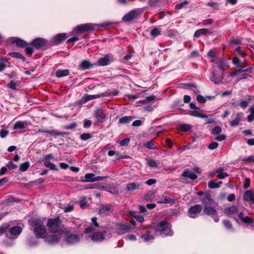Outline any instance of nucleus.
Returning <instances> with one entry per match:
<instances>
[{"label": "nucleus", "mask_w": 254, "mask_h": 254, "mask_svg": "<svg viewBox=\"0 0 254 254\" xmlns=\"http://www.w3.org/2000/svg\"><path fill=\"white\" fill-rule=\"evenodd\" d=\"M188 3L187 1H184L180 3L177 4L175 6V8L176 9L179 10L183 8L185 6H186Z\"/></svg>", "instance_id": "8fccbe9b"}, {"label": "nucleus", "mask_w": 254, "mask_h": 254, "mask_svg": "<svg viewBox=\"0 0 254 254\" xmlns=\"http://www.w3.org/2000/svg\"><path fill=\"white\" fill-rule=\"evenodd\" d=\"M31 44L36 49L46 46L48 45V41L41 38H37L33 40Z\"/></svg>", "instance_id": "ddd939ff"}, {"label": "nucleus", "mask_w": 254, "mask_h": 254, "mask_svg": "<svg viewBox=\"0 0 254 254\" xmlns=\"http://www.w3.org/2000/svg\"><path fill=\"white\" fill-rule=\"evenodd\" d=\"M222 131L221 127L219 126L215 127L212 130V133L214 135L218 134Z\"/></svg>", "instance_id": "5fc2aeb1"}, {"label": "nucleus", "mask_w": 254, "mask_h": 254, "mask_svg": "<svg viewBox=\"0 0 254 254\" xmlns=\"http://www.w3.org/2000/svg\"><path fill=\"white\" fill-rule=\"evenodd\" d=\"M218 146V143L216 142H213L210 143L208 146L209 149L213 150L216 148Z\"/></svg>", "instance_id": "bf43d9fd"}, {"label": "nucleus", "mask_w": 254, "mask_h": 254, "mask_svg": "<svg viewBox=\"0 0 254 254\" xmlns=\"http://www.w3.org/2000/svg\"><path fill=\"white\" fill-rule=\"evenodd\" d=\"M225 214L233 217L235 220L239 222H241L245 224H250L253 223V220L244 213V211H239L235 206L226 208L224 210Z\"/></svg>", "instance_id": "f257e3e1"}, {"label": "nucleus", "mask_w": 254, "mask_h": 254, "mask_svg": "<svg viewBox=\"0 0 254 254\" xmlns=\"http://www.w3.org/2000/svg\"><path fill=\"white\" fill-rule=\"evenodd\" d=\"M105 233L106 232L104 233L99 232L94 233L90 236V238L93 241L101 242L105 239L104 236Z\"/></svg>", "instance_id": "412c9836"}, {"label": "nucleus", "mask_w": 254, "mask_h": 254, "mask_svg": "<svg viewBox=\"0 0 254 254\" xmlns=\"http://www.w3.org/2000/svg\"><path fill=\"white\" fill-rule=\"evenodd\" d=\"M27 124L26 122H23L22 121H18L17 122L14 127L13 129H16L17 128L23 129L26 126Z\"/></svg>", "instance_id": "c9c22d12"}, {"label": "nucleus", "mask_w": 254, "mask_h": 254, "mask_svg": "<svg viewBox=\"0 0 254 254\" xmlns=\"http://www.w3.org/2000/svg\"><path fill=\"white\" fill-rule=\"evenodd\" d=\"M209 78L213 83L215 84H219L222 81L223 76L222 74L221 76H217L216 75L215 71H212Z\"/></svg>", "instance_id": "b1692460"}, {"label": "nucleus", "mask_w": 254, "mask_h": 254, "mask_svg": "<svg viewBox=\"0 0 254 254\" xmlns=\"http://www.w3.org/2000/svg\"><path fill=\"white\" fill-rule=\"evenodd\" d=\"M19 85V82H14V81L12 80L10 81L9 84H8V86L9 88L12 89V90H17V86Z\"/></svg>", "instance_id": "37998d69"}, {"label": "nucleus", "mask_w": 254, "mask_h": 254, "mask_svg": "<svg viewBox=\"0 0 254 254\" xmlns=\"http://www.w3.org/2000/svg\"><path fill=\"white\" fill-rule=\"evenodd\" d=\"M250 183H251L250 179L249 178H246L244 182L243 188L245 189H248V188H249V187L250 186Z\"/></svg>", "instance_id": "e2e57ef3"}, {"label": "nucleus", "mask_w": 254, "mask_h": 254, "mask_svg": "<svg viewBox=\"0 0 254 254\" xmlns=\"http://www.w3.org/2000/svg\"><path fill=\"white\" fill-rule=\"evenodd\" d=\"M175 201L176 200L175 199L170 198L165 195H162L161 197H159L157 200V202L159 203L174 204L175 203Z\"/></svg>", "instance_id": "4be33fe9"}, {"label": "nucleus", "mask_w": 254, "mask_h": 254, "mask_svg": "<svg viewBox=\"0 0 254 254\" xmlns=\"http://www.w3.org/2000/svg\"><path fill=\"white\" fill-rule=\"evenodd\" d=\"M147 165L152 168H156L158 167V163L154 159H150L147 160Z\"/></svg>", "instance_id": "ea45409f"}, {"label": "nucleus", "mask_w": 254, "mask_h": 254, "mask_svg": "<svg viewBox=\"0 0 254 254\" xmlns=\"http://www.w3.org/2000/svg\"><path fill=\"white\" fill-rule=\"evenodd\" d=\"M82 237L81 234H68L65 236L64 241L69 245H75L79 242Z\"/></svg>", "instance_id": "39448f33"}, {"label": "nucleus", "mask_w": 254, "mask_h": 254, "mask_svg": "<svg viewBox=\"0 0 254 254\" xmlns=\"http://www.w3.org/2000/svg\"><path fill=\"white\" fill-rule=\"evenodd\" d=\"M161 29L159 27H154L153 28L150 32V34L151 36L153 37H156L160 35H161Z\"/></svg>", "instance_id": "f704fd0d"}, {"label": "nucleus", "mask_w": 254, "mask_h": 254, "mask_svg": "<svg viewBox=\"0 0 254 254\" xmlns=\"http://www.w3.org/2000/svg\"><path fill=\"white\" fill-rule=\"evenodd\" d=\"M185 177L189 178L191 180H195L197 178V176L191 171H185L182 174Z\"/></svg>", "instance_id": "c85d7f7f"}, {"label": "nucleus", "mask_w": 254, "mask_h": 254, "mask_svg": "<svg viewBox=\"0 0 254 254\" xmlns=\"http://www.w3.org/2000/svg\"><path fill=\"white\" fill-rule=\"evenodd\" d=\"M210 33V31L207 29H200L196 30L194 34V37H198L200 35H206L207 34Z\"/></svg>", "instance_id": "2f4dec72"}, {"label": "nucleus", "mask_w": 254, "mask_h": 254, "mask_svg": "<svg viewBox=\"0 0 254 254\" xmlns=\"http://www.w3.org/2000/svg\"><path fill=\"white\" fill-rule=\"evenodd\" d=\"M9 55L13 58H15L16 59H22L23 61L24 60V56L21 54L17 52H12L9 54Z\"/></svg>", "instance_id": "a19ab883"}, {"label": "nucleus", "mask_w": 254, "mask_h": 254, "mask_svg": "<svg viewBox=\"0 0 254 254\" xmlns=\"http://www.w3.org/2000/svg\"><path fill=\"white\" fill-rule=\"evenodd\" d=\"M203 212L208 215H215L217 214V211L215 208L214 205H209L204 207Z\"/></svg>", "instance_id": "393cba45"}, {"label": "nucleus", "mask_w": 254, "mask_h": 254, "mask_svg": "<svg viewBox=\"0 0 254 254\" xmlns=\"http://www.w3.org/2000/svg\"><path fill=\"white\" fill-rule=\"evenodd\" d=\"M66 37V34L65 33H60L56 35L52 39V45H58L62 41L64 40Z\"/></svg>", "instance_id": "6ab92c4d"}, {"label": "nucleus", "mask_w": 254, "mask_h": 254, "mask_svg": "<svg viewBox=\"0 0 254 254\" xmlns=\"http://www.w3.org/2000/svg\"><path fill=\"white\" fill-rule=\"evenodd\" d=\"M30 164L29 162H26L24 163L21 164L19 166V170L21 172L26 171L29 167Z\"/></svg>", "instance_id": "79ce46f5"}, {"label": "nucleus", "mask_w": 254, "mask_h": 254, "mask_svg": "<svg viewBox=\"0 0 254 254\" xmlns=\"http://www.w3.org/2000/svg\"><path fill=\"white\" fill-rule=\"evenodd\" d=\"M9 227V225L7 223L4 224L0 227V235L5 232Z\"/></svg>", "instance_id": "de8ad7c7"}, {"label": "nucleus", "mask_w": 254, "mask_h": 254, "mask_svg": "<svg viewBox=\"0 0 254 254\" xmlns=\"http://www.w3.org/2000/svg\"><path fill=\"white\" fill-rule=\"evenodd\" d=\"M145 146L148 149H155L156 147L154 146V144L152 141L148 142Z\"/></svg>", "instance_id": "338daca9"}, {"label": "nucleus", "mask_w": 254, "mask_h": 254, "mask_svg": "<svg viewBox=\"0 0 254 254\" xmlns=\"http://www.w3.org/2000/svg\"><path fill=\"white\" fill-rule=\"evenodd\" d=\"M156 233L162 236H172L173 232L171 229V225L166 221H162L153 226Z\"/></svg>", "instance_id": "20e7f679"}, {"label": "nucleus", "mask_w": 254, "mask_h": 254, "mask_svg": "<svg viewBox=\"0 0 254 254\" xmlns=\"http://www.w3.org/2000/svg\"><path fill=\"white\" fill-rule=\"evenodd\" d=\"M7 167L10 170H13L17 168V165L14 164L12 161H10L8 162L6 165Z\"/></svg>", "instance_id": "603ef678"}, {"label": "nucleus", "mask_w": 254, "mask_h": 254, "mask_svg": "<svg viewBox=\"0 0 254 254\" xmlns=\"http://www.w3.org/2000/svg\"><path fill=\"white\" fill-rule=\"evenodd\" d=\"M106 96L105 93H101L100 94L96 95H86L84 98V102H86L89 100H91L94 99L99 98L100 97H103Z\"/></svg>", "instance_id": "cd10ccee"}, {"label": "nucleus", "mask_w": 254, "mask_h": 254, "mask_svg": "<svg viewBox=\"0 0 254 254\" xmlns=\"http://www.w3.org/2000/svg\"><path fill=\"white\" fill-rule=\"evenodd\" d=\"M44 165L45 167L49 168L50 170H57L56 166L49 161H45L44 163Z\"/></svg>", "instance_id": "4c0bfd02"}, {"label": "nucleus", "mask_w": 254, "mask_h": 254, "mask_svg": "<svg viewBox=\"0 0 254 254\" xmlns=\"http://www.w3.org/2000/svg\"><path fill=\"white\" fill-rule=\"evenodd\" d=\"M46 133L50 134L53 136H58L61 135V133L56 130H46Z\"/></svg>", "instance_id": "6e6d98bb"}, {"label": "nucleus", "mask_w": 254, "mask_h": 254, "mask_svg": "<svg viewBox=\"0 0 254 254\" xmlns=\"http://www.w3.org/2000/svg\"><path fill=\"white\" fill-rule=\"evenodd\" d=\"M130 141V139L129 138H126L124 139L119 141V143L122 146H125L127 145Z\"/></svg>", "instance_id": "13d9d810"}, {"label": "nucleus", "mask_w": 254, "mask_h": 254, "mask_svg": "<svg viewBox=\"0 0 254 254\" xmlns=\"http://www.w3.org/2000/svg\"><path fill=\"white\" fill-rule=\"evenodd\" d=\"M11 42L12 43L15 44L17 46L20 47H24L26 45V42L25 41L18 38H12Z\"/></svg>", "instance_id": "c756f323"}, {"label": "nucleus", "mask_w": 254, "mask_h": 254, "mask_svg": "<svg viewBox=\"0 0 254 254\" xmlns=\"http://www.w3.org/2000/svg\"><path fill=\"white\" fill-rule=\"evenodd\" d=\"M80 66L82 69L84 70L92 67L93 65L89 61H84L81 63Z\"/></svg>", "instance_id": "e433bc0d"}, {"label": "nucleus", "mask_w": 254, "mask_h": 254, "mask_svg": "<svg viewBox=\"0 0 254 254\" xmlns=\"http://www.w3.org/2000/svg\"><path fill=\"white\" fill-rule=\"evenodd\" d=\"M239 70H240V73L241 72H248V73H252L253 70V67L251 66L248 68H246L245 66H242L240 68H239Z\"/></svg>", "instance_id": "58836bf2"}, {"label": "nucleus", "mask_w": 254, "mask_h": 254, "mask_svg": "<svg viewBox=\"0 0 254 254\" xmlns=\"http://www.w3.org/2000/svg\"><path fill=\"white\" fill-rule=\"evenodd\" d=\"M189 115L191 116L198 117L201 118H207L208 115L203 114L200 112V109L195 111H191L189 113Z\"/></svg>", "instance_id": "bb28decb"}, {"label": "nucleus", "mask_w": 254, "mask_h": 254, "mask_svg": "<svg viewBox=\"0 0 254 254\" xmlns=\"http://www.w3.org/2000/svg\"><path fill=\"white\" fill-rule=\"evenodd\" d=\"M141 237L144 239V241L145 242H149L154 239V237L149 234H146L142 236Z\"/></svg>", "instance_id": "09e8293b"}, {"label": "nucleus", "mask_w": 254, "mask_h": 254, "mask_svg": "<svg viewBox=\"0 0 254 254\" xmlns=\"http://www.w3.org/2000/svg\"><path fill=\"white\" fill-rule=\"evenodd\" d=\"M228 68V65L224 59H221L219 62H214L213 64V71L216 72L217 68L222 71V73Z\"/></svg>", "instance_id": "9b49d317"}, {"label": "nucleus", "mask_w": 254, "mask_h": 254, "mask_svg": "<svg viewBox=\"0 0 254 254\" xmlns=\"http://www.w3.org/2000/svg\"><path fill=\"white\" fill-rule=\"evenodd\" d=\"M154 100V97L153 96H149L146 98V99L141 100L139 101L140 103H142L143 104H147L150 103L151 101Z\"/></svg>", "instance_id": "4d7b16f0"}, {"label": "nucleus", "mask_w": 254, "mask_h": 254, "mask_svg": "<svg viewBox=\"0 0 254 254\" xmlns=\"http://www.w3.org/2000/svg\"><path fill=\"white\" fill-rule=\"evenodd\" d=\"M96 25L92 23H86L80 24L76 26L73 31L75 32L81 33L92 31Z\"/></svg>", "instance_id": "423d86ee"}, {"label": "nucleus", "mask_w": 254, "mask_h": 254, "mask_svg": "<svg viewBox=\"0 0 254 254\" xmlns=\"http://www.w3.org/2000/svg\"><path fill=\"white\" fill-rule=\"evenodd\" d=\"M207 5L213 7L215 9H217L218 8V4L213 1L208 2Z\"/></svg>", "instance_id": "774afa93"}, {"label": "nucleus", "mask_w": 254, "mask_h": 254, "mask_svg": "<svg viewBox=\"0 0 254 254\" xmlns=\"http://www.w3.org/2000/svg\"><path fill=\"white\" fill-rule=\"evenodd\" d=\"M31 229L37 238H43L47 234L44 223L40 219L34 218L29 221Z\"/></svg>", "instance_id": "f03ea898"}, {"label": "nucleus", "mask_w": 254, "mask_h": 254, "mask_svg": "<svg viewBox=\"0 0 254 254\" xmlns=\"http://www.w3.org/2000/svg\"><path fill=\"white\" fill-rule=\"evenodd\" d=\"M22 228L19 226H14L10 229L8 230V233L9 234V236L6 234L7 237L11 239H15L17 237L18 235L22 232Z\"/></svg>", "instance_id": "9d476101"}, {"label": "nucleus", "mask_w": 254, "mask_h": 254, "mask_svg": "<svg viewBox=\"0 0 254 254\" xmlns=\"http://www.w3.org/2000/svg\"><path fill=\"white\" fill-rule=\"evenodd\" d=\"M7 61L4 58H2L0 60V71H2L6 66V63Z\"/></svg>", "instance_id": "c03bdc74"}, {"label": "nucleus", "mask_w": 254, "mask_h": 254, "mask_svg": "<svg viewBox=\"0 0 254 254\" xmlns=\"http://www.w3.org/2000/svg\"><path fill=\"white\" fill-rule=\"evenodd\" d=\"M243 116V114L242 112H238L234 117V118L230 122V126L233 127L238 126L241 121Z\"/></svg>", "instance_id": "aec40b11"}, {"label": "nucleus", "mask_w": 254, "mask_h": 254, "mask_svg": "<svg viewBox=\"0 0 254 254\" xmlns=\"http://www.w3.org/2000/svg\"><path fill=\"white\" fill-rule=\"evenodd\" d=\"M126 239L129 241H135L136 240V237L133 234H129L126 236Z\"/></svg>", "instance_id": "0e129e2a"}, {"label": "nucleus", "mask_w": 254, "mask_h": 254, "mask_svg": "<svg viewBox=\"0 0 254 254\" xmlns=\"http://www.w3.org/2000/svg\"><path fill=\"white\" fill-rule=\"evenodd\" d=\"M223 223L224 226L227 229H230L232 227V224L230 221L223 220Z\"/></svg>", "instance_id": "680f3d73"}, {"label": "nucleus", "mask_w": 254, "mask_h": 254, "mask_svg": "<svg viewBox=\"0 0 254 254\" xmlns=\"http://www.w3.org/2000/svg\"><path fill=\"white\" fill-rule=\"evenodd\" d=\"M69 73L68 69H59L56 72V76L57 77H62L68 75Z\"/></svg>", "instance_id": "7c9ffc66"}, {"label": "nucleus", "mask_w": 254, "mask_h": 254, "mask_svg": "<svg viewBox=\"0 0 254 254\" xmlns=\"http://www.w3.org/2000/svg\"><path fill=\"white\" fill-rule=\"evenodd\" d=\"M202 207L201 205L195 204L191 206L188 210V215L190 217L194 218L202 210Z\"/></svg>", "instance_id": "6e6552de"}, {"label": "nucleus", "mask_w": 254, "mask_h": 254, "mask_svg": "<svg viewBox=\"0 0 254 254\" xmlns=\"http://www.w3.org/2000/svg\"><path fill=\"white\" fill-rule=\"evenodd\" d=\"M113 212V206L110 204L102 205L99 209V213L102 217L109 215Z\"/></svg>", "instance_id": "0eeeda50"}, {"label": "nucleus", "mask_w": 254, "mask_h": 254, "mask_svg": "<svg viewBox=\"0 0 254 254\" xmlns=\"http://www.w3.org/2000/svg\"><path fill=\"white\" fill-rule=\"evenodd\" d=\"M95 117L98 122L103 123L106 118L105 111L102 109H98L95 111Z\"/></svg>", "instance_id": "2eb2a0df"}, {"label": "nucleus", "mask_w": 254, "mask_h": 254, "mask_svg": "<svg viewBox=\"0 0 254 254\" xmlns=\"http://www.w3.org/2000/svg\"><path fill=\"white\" fill-rule=\"evenodd\" d=\"M141 186V184L136 183H129L127 185L126 190L129 192H131L139 189Z\"/></svg>", "instance_id": "a878e982"}, {"label": "nucleus", "mask_w": 254, "mask_h": 254, "mask_svg": "<svg viewBox=\"0 0 254 254\" xmlns=\"http://www.w3.org/2000/svg\"><path fill=\"white\" fill-rule=\"evenodd\" d=\"M133 119V117L131 116H124L120 119L119 123L124 124H127L132 121Z\"/></svg>", "instance_id": "72a5a7b5"}, {"label": "nucleus", "mask_w": 254, "mask_h": 254, "mask_svg": "<svg viewBox=\"0 0 254 254\" xmlns=\"http://www.w3.org/2000/svg\"><path fill=\"white\" fill-rule=\"evenodd\" d=\"M47 225L49 230L52 233H58L60 235H62L67 232V230L61 223L59 217L49 219Z\"/></svg>", "instance_id": "7ed1b4c3"}, {"label": "nucleus", "mask_w": 254, "mask_h": 254, "mask_svg": "<svg viewBox=\"0 0 254 254\" xmlns=\"http://www.w3.org/2000/svg\"><path fill=\"white\" fill-rule=\"evenodd\" d=\"M197 101L200 103H204L206 102V99L202 95H199L196 97Z\"/></svg>", "instance_id": "052dcab7"}, {"label": "nucleus", "mask_w": 254, "mask_h": 254, "mask_svg": "<svg viewBox=\"0 0 254 254\" xmlns=\"http://www.w3.org/2000/svg\"><path fill=\"white\" fill-rule=\"evenodd\" d=\"M202 202L204 205V207L209 205H215V202L211 198V195L208 193H206L203 196Z\"/></svg>", "instance_id": "a211bd4d"}, {"label": "nucleus", "mask_w": 254, "mask_h": 254, "mask_svg": "<svg viewBox=\"0 0 254 254\" xmlns=\"http://www.w3.org/2000/svg\"><path fill=\"white\" fill-rule=\"evenodd\" d=\"M216 173L217 177L220 179H223L225 177L228 176L227 173L223 172V169L222 168H219L216 171Z\"/></svg>", "instance_id": "473e14b6"}, {"label": "nucleus", "mask_w": 254, "mask_h": 254, "mask_svg": "<svg viewBox=\"0 0 254 254\" xmlns=\"http://www.w3.org/2000/svg\"><path fill=\"white\" fill-rule=\"evenodd\" d=\"M114 59L112 55L107 54L104 57L98 59L97 64L100 66H105L109 64L110 62L114 61Z\"/></svg>", "instance_id": "f8f14e48"}, {"label": "nucleus", "mask_w": 254, "mask_h": 254, "mask_svg": "<svg viewBox=\"0 0 254 254\" xmlns=\"http://www.w3.org/2000/svg\"><path fill=\"white\" fill-rule=\"evenodd\" d=\"M208 187L211 189H216L219 188V185H217L216 183H215L213 181H209L208 184Z\"/></svg>", "instance_id": "864d4df0"}, {"label": "nucleus", "mask_w": 254, "mask_h": 254, "mask_svg": "<svg viewBox=\"0 0 254 254\" xmlns=\"http://www.w3.org/2000/svg\"><path fill=\"white\" fill-rule=\"evenodd\" d=\"M92 137L91 134L88 133H84L80 135V138L83 140H86L90 139Z\"/></svg>", "instance_id": "3c124183"}, {"label": "nucleus", "mask_w": 254, "mask_h": 254, "mask_svg": "<svg viewBox=\"0 0 254 254\" xmlns=\"http://www.w3.org/2000/svg\"><path fill=\"white\" fill-rule=\"evenodd\" d=\"M85 181L87 182H93L101 180L102 179V177H95V175L92 173L86 174L85 175Z\"/></svg>", "instance_id": "5701e85b"}, {"label": "nucleus", "mask_w": 254, "mask_h": 254, "mask_svg": "<svg viewBox=\"0 0 254 254\" xmlns=\"http://www.w3.org/2000/svg\"><path fill=\"white\" fill-rule=\"evenodd\" d=\"M233 64L236 66L237 68H240L241 67V64L240 63V61L238 57H235L233 59Z\"/></svg>", "instance_id": "a18cd8bd"}, {"label": "nucleus", "mask_w": 254, "mask_h": 254, "mask_svg": "<svg viewBox=\"0 0 254 254\" xmlns=\"http://www.w3.org/2000/svg\"><path fill=\"white\" fill-rule=\"evenodd\" d=\"M190 128H191V127L189 124H182V125H181L180 126V129L183 131H188L190 129Z\"/></svg>", "instance_id": "49530a36"}, {"label": "nucleus", "mask_w": 254, "mask_h": 254, "mask_svg": "<svg viewBox=\"0 0 254 254\" xmlns=\"http://www.w3.org/2000/svg\"><path fill=\"white\" fill-rule=\"evenodd\" d=\"M139 13L137 10H132L127 13L123 18L122 20L126 23L131 22L137 17Z\"/></svg>", "instance_id": "1a4fd4ad"}, {"label": "nucleus", "mask_w": 254, "mask_h": 254, "mask_svg": "<svg viewBox=\"0 0 254 254\" xmlns=\"http://www.w3.org/2000/svg\"><path fill=\"white\" fill-rule=\"evenodd\" d=\"M243 200L245 201L251 202V205L254 207V191L248 190L244 194Z\"/></svg>", "instance_id": "dca6fc26"}, {"label": "nucleus", "mask_w": 254, "mask_h": 254, "mask_svg": "<svg viewBox=\"0 0 254 254\" xmlns=\"http://www.w3.org/2000/svg\"><path fill=\"white\" fill-rule=\"evenodd\" d=\"M43 239H44L45 242H47L50 244H54L58 243L60 241L61 237L56 235H46L43 237Z\"/></svg>", "instance_id": "4468645a"}, {"label": "nucleus", "mask_w": 254, "mask_h": 254, "mask_svg": "<svg viewBox=\"0 0 254 254\" xmlns=\"http://www.w3.org/2000/svg\"><path fill=\"white\" fill-rule=\"evenodd\" d=\"M236 51L238 53V54L241 55L242 57H245L246 55L245 52H243L241 50V48L240 47H238L236 49Z\"/></svg>", "instance_id": "69168bd1"}, {"label": "nucleus", "mask_w": 254, "mask_h": 254, "mask_svg": "<svg viewBox=\"0 0 254 254\" xmlns=\"http://www.w3.org/2000/svg\"><path fill=\"white\" fill-rule=\"evenodd\" d=\"M115 229L119 234H123L129 231L130 227L127 224H118L115 225Z\"/></svg>", "instance_id": "f3484780"}]
</instances>
